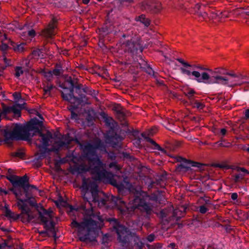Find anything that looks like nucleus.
I'll use <instances>...</instances> for the list:
<instances>
[{
  "label": "nucleus",
  "mask_w": 249,
  "mask_h": 249,
  "mask_svg": "<svg viewBox=\"0 0 249 249\" xmlns=\"http://www.w3.org/2000/svg\"><path fill=\"white\" fill-rule=\"evenodd\" d=\"M106 144L101 141H94L92 143L88 142L81 145L84 157L89 162V165L81 164L76 167V172L78 174H83L89 172L92 176V178L83 179L81 187L83 198L91 207L92 213L89 216L85 217L83 221L79 223L73 221L72 227L77 229L78 236L80 241H86L95 240L98 232L101 226L103 225V221L99 215L93 213L92 204L97 203L99 207L106 206L107 198L105 194L98 189L97 181H102L106 183H109L116 187L120 193L124 190L129 188L130 184L124 178L123 181L117 180L116 178L120 177L114 176L112 173L106 170V165L103 163L96 154L97 150L107 152L106 149Z\"/></svg>",
  "instance_id": "obj_1"
},
{
  "label": "nucleus",
  "mask_w": 249,
  "mask_h": 249,
  "mask_svg": "<svg viewBox=\"0 0 249 249\" xmlns=\"http://www.w3.org/2000/svg\"><path fill=\"white\" fill-rule=\"evenodd\" d=\"M37 114L41 121L34 118L26 124H10L4 127L0 126V142H9L15 139L29 140L37 133L38 138L35 143L39 148L57 151L61 148H70L71 142L75 140L70 134L56 137L53 136L50 131L42 133L39 131L43 118L41 114Z\"/></svg>",
  "instance_id": "obj_2"
},
{
  "label": "nucleus",
  "mask_w": 249,
  "mask_h": 249,
  "mask_svg": "<svg viewBox=\"0 0 249 249\" xmlns=\"http://www.w3.org/2000/svg\"><path fill=\"white\" fill-rule=\"evenodd\" d=\"M139 194L140 196H136L133 200L129 201L127 205H126L121 198L112 196L111 200L113 204L111 206L116 207L121 213L126 217L131 215L137 209L145 212L147 214L151 213L153 206L151 203L147 201L157 202L158 201V196L155 195L149 196L143 192L140 193Z\"/></svg>",
  "instance_id": "obj_3"
},
{
  "label": "nucleus",
  "mask_w": 249,
  "mask_h": 249,
  "mask_svg": "<svg viewBox=\"0 0 249 249\" xmlns=\"http://www.w3.org/2000/svg\"><path fill=\"white\" fill-rule=\"evenodd\" d=\"M182 66L180 68L181 72L190 79H194L199 83L212 84L217 82L218 74L211 70L204 71L203 69L198 71L195 67L185 62L182 59H178Z\"/></svg>",
  "instance_id": "obj_4"
},
{
  "label": "nucleus",
  "mask_w": 249,
  "mask_h": 249,
  "mask_svg": "<svg viewBox=\"0 0 249 249\" xmlns=\"http://www.w3.org/2000/svg\"><path fill=\"white\" fill-rule=\"evenodd\" d=\"M11 190L18 200L17 205L18 208L21 210V217L22 221L24 222L35 221V214L30 210L29 206L27 204V200L21 198V196L22 195L21 187H13Z\"/></svg>",
  "instance_id": "obj_5"
},
{
  "label": "nucleus",
  "mask_w": 249,
  "mask_h": 249,
  "mask_svg": "<svg viewBox=\"0 0 249 249\" xmlns=\"http://www.w3.org/2000/svg\"><path fill=\"white\" fill-rule=\"evenodd\" d=\"M71 87L70 88H63L62 86L61 87L63 89L62 91V95L63 99L65 100L69 101L71 104L69 107V109L71 111V118L76 121L79 120L81 117V114L76 113L77 107L76 106L79 105L80 99L76 98L73 96V84L71 81L70 82Z\"/></svg>",
  "instance_id": "obj_6"
},
{
  "label": "nucleus",
  "mask_w": 249,
  "mask_h": 249,
  "mask_svg": "<svg viewBox=\"0 0 249 249\" xmlns=\"http://www.w3.org/2000/svg\"><path fill=\"white\" fill-rule=\"evenodd\" d=\"M110 222L113 223V227L115 230L117 235L118 239L122 245L124 247V245L128 246L129 237L130 235L129 231L124 226L121 225L115 219L110 220Z\"/></svg>",
  "instance_id": "obj_7"
},
{
  "label": "nucleus",
  "mask_w": 249,
  "mask_h": 249,
  "mask_svg": "<svg viewBox=\"0 0 249 249\" xmlns=\"http://www.w3.org/2000/svg\"><path fill=\"white\" fill-rule=\"evenodd\" d=\"M124 38L126 37L125 42L124 43L122 46V49L124 50L125 52H133L135 50H140V51H142V46L140 43V40L139 37L137 36L132 37L129 36H126L124 35Z\"/></svg>",
  "instance_id": "obj_8"
},
{
  "label": "nucleus",
  "mask_w": 249,
  "mask_h": 249,
  "mask_svg": "<svg viewBox=\"0 0 249 249\" xmlns=\"http://www.w3.org/2000/svg\"><path fill=\"white\" fill-rule=\"evenodd\" d=\"M20 109L17 106H6L3 105L2 110H0V121L1 117L8 120H12L14 117L20 116Z\"/></svg>",
  "instance_id": "obj_9"
},
{
  "label": "nucleus",
  "mask_w": 249,
  "mask_h": 249,
  "mask_svg": "<svg viewBox=\"0 0 249 249\" xmlns=\"http://www.w3.org/2000/svg\"><path fill=\"white\" fill-rule=\"evenodd\" d=\"M40 220L47 226L53 227L54 226L53 221V213L52 210H46L41 207L38 209Z\"/></svg>",
  "instance_id": "obj_10"
},
{
  "label": "nucleus",
  "mask_w": 249,
  "mask_h": 249,
  "mask_svg": "<svg viewBox=\"0 0 249 249\" xmlns=\"http://www.w3.org/2000/svg\"><path fill=\"white\" fill-rule=\"evenodd\" d=\"M7 179L13 184V187H23L28 181V178L26 176L19 177L16 176H9Z\"/></svg>",
  "instance_id": "obj_11"
},
{
  "label": "nucleus",
  "mask_w": 249,
  "mask_h": 249,
  "mask_svg": "<svg viewBox=\"0 0 249 249\" xmlns=\"http://www.w3.org/2000/svg\"><path fill=\"white\" fill-rule=\"evenodd\" d=\"M56 20L53 19L49 24L44 32V35L47 37H51L55 35L54 29L56 27Z\"/></svg>",
  "instance_id": "obj_12"
},
{
  "label": "nucleus",
  "mask_w": 249,
  "mask_h": 249,
  "mask_svg": "<svg viewBox=\"0 0 249 249\" xmlns=\"http://www.w3.org/2000/svg\"><path fill=\"white\" fill-rule=\"evenodd\" d=\"M236 81V80H232L227 76H222L219 75V85L221 84L231 87L236 86V83H233L234 82Z\"/></svg>",
  "instance_id": "obj_13"
},
{
  "label": "nucleus",
  "mask_w": 249,
  "mask_h": 249,
  "mask_svg": "<svg viewBox=\"0 0 249 249\" xmlns=\"http://www.w3.org/2000/svg\"><path fill=\"white\" fill-rule=\"evenodd\" d=\"M13 96L16 103L14 105L17 106V107L20 108V110L23 108L25 103L24 99L21 98L20 94L18 92H15L13 93Z\"/></svg>",
  "instance_id": "obj_14"
},
{
  "label": "nucleus",
  "mask_w": 249,
  "mask_h": 249,
  "mask_svg": "<svg viewBox=\"0 0 249 249\" xmlns=\"http://www.w3.org/2000/svg\"><path fill=\"white\" fill-rule=\"evenodd\" d=\"M25 26L23 27L24 31L20 33L22 39L31 41L36 35L35 31L34 30H25Z\"/></svg>",
  "instance_id": "obj_15"
},
{
  "label": "nucleus",
  "mask_w": 249,
  "mask_h": 249,
  "mask_svg": "<svg viewBox=\"0 0 249 249\" xmlns=\"http://www.w3.org/2000/svg\"><path fill=\"white\" fill-rule=\"evenodd\" d=\"M123 140V138L119 135L115 134V136L110 137L109 139H107L106 143L110 144L112 146L115 147L116 142H119Z\"/></svg>",
  "instance_id": "obj_16"
},
{
  "label": "nucleus",
  "mask_w": 249,
  "mask_h": 249,
  "mask_svg": "<svg viewBox=\"0 0 249 249\" xmlns=\"http://www.w3.org/2000/svg\"><path fill=\"white\" fill-rule=\"evenodd\" d=\"M185 208L184 207H180L179 209H176L174 210L173 213V216L177 220L179 219L183 216Z\"/></svg>",
  "instance_id": "obj_17"
},
{
  "label": "nucleus",
  "mask_w": 249,
  "mask_h": 249,
  "mask_svg": "<svg viewBox=\"0 0 249 249\" xmlns=\"http://www.w3.org/2000/svg\"><path fill=\"white\" fill-rule=\"evenodd\" d=\"M44 56L43 52L42 50L36 49L33 51L30 57L34 59H38L39 58H43Z\"/></svg>",
  "instance_id": "obj_18"
},
{
  "label": "nucleus",
  "mask_w": 249,
  "mask_h": 249,
  "mask_svg": "<svg viewBox=\"0 0 249 249\" xmlns=\"http://www.w3.org/2000/svg\"><path fill=\"white\" fill-rule=\"evenodd\" d=\"M25 45V43H22L19 44H15L13 45V48L15 52L18 53H22L25 50L24 48V46Z\"/></svg>",
  "instance_id": "obj_19"
},
{
  "label": "nucleus",
  "mask_w": 249,
  "mask_h": 249,
  "mask_svg": "<svg viewBox=\"0 0 249 249\" xmlns=\"http://www.w3.org/2000/svg\"><path fill=\"white\" fill-rule=\"evenodd\" d=\"M142 136L143 138L146 140L147 142H149L154 146V149L158 150L160 149V147L158 144H157L153 140L146 136V133H142Z\"/></svg>",
  "instance_id": "obj_20"
},
{
  "label": "nucleus",
  "mask_w": 249,
  "mask_h": 249,
  "mask_svg": "<svg viewBox=\"0 0 249 249\" xmlns=\"http://www.w3.org/2000/svg\"><path fill=\"white\" fill-rule=\"evenodd\" d=\"M4 212L5 216L10 218H13L14 217V213L11 211L9 208V206L6 204H5L4 207Z\"/></svg>",
  "instance_id": "obj_21"
},
{
  "label": "nucleus",
  "mask_w": 249,
  "mask_h": 249,
  "mask_svg": "<svg viewBox=\"0 0 249 249\" xmlns=\"http://www.w3.org/2000/svg\"><path fill=\"white\" fill-rule=\"evenodd\" d=\"M137 21H139L142 23H143L145 26H148L150 24V22L148 19L146 18L143 15H142L141 16L137 17L136 18Z\"/></svg>",
  "instance_id": "obj_22"
},
{
  "label": "nucleus",
  "mask_w": 249,
  "mask_h": 249,
  "mask_svg": "<svg viewBox=\"0 0 249 249\" xmlns=\"http://www.w3.org/2000/svg\"><path fill=\"white\" fill-rule=\"evenodd\" d=\"M231 168L232 166L227 161H224L220 163L219 162V169H221L223 170H227Z\"/></svg>",
  "instance_id": "obj_23"
},
{
  "label": "nucleus",
  "mask_w": 249,
  "mask_h": 249,
  "mask_svg": "<svg viewBox=\"0 0 249 249\" xmlns=\"http://www.w3.org/2000/svg\"><path fill=\"white\" fill-rule=\"evenodd\" d=\"M190 104L193 107L197 108L199 109H202L204 107V105L202 103L197 100L191 101L190 102Z\"/></svg>",
  "instance_id": "obj_24"
},
{
  "label": "nucleus",
  "mask_w": 249,
  "mask_h": 249,
  "mask_svg": "<svg viewBox=\"0 0 249 249\" xmlns=\"http://www.w3.org/2000/svg\"><path fill=\"white\" fill-rule=\"evenodd\" d=\"M219 74H226L227 75H229L232 77H237V75L235 73H230L227 72V70L223 69V68H220L219 67Z\"/></svg>",
  "instance_id": "obj_25"
},
{
  "label": "nucleus",
  "mask_w": 249,
  "mask_h": 249,
  "mask_svg": "<svg viewBox=\"0 0 249 249\" xmlns=\"http://www.w3.org/2000/svg\"><path fill=\"white\" fill-rule=\"evenodd\" d=\"M103 117L105 118V121L108 126H114V121L112 118L107 117L105 113H103Z\"/></svg>",
  "instance_id": "obj_26"
},
{
  "label": "nucleus",
  "mask_w": 249,
  "mask_h": 249,
  "mask_svg": "<svg viewBox=\"0 0 249 249\" xmlns=\"http://www.w3.org/2000/svg\"><path fill=\"white\" fill-rule=\"evenodd\" d=\"M15 76L17 77H19L23 73V71L22 70V68L21 67H16L15 68Z\"/></svg>",
  "instance_id": "obj_27"
},
{
  "label": "nucleus",
  "mask_w": 249,
  "mask_h": 249,
  "mask_svg": "<svg viewBox=\"0 0 249 249\" xmlns=\"http://www.w3.org/2000/svg\"><path fill=\"white\" fill-rule=\"evenodd\" d=\"M195 93V91L192 89H188L184 92L185 95L190 99H192L193 98Z\"/></svg>",
  "instance_id": "obj_28"
},
{
  "label": "nucleus",
  "mask_w": 249,
  "mask_h": 249,
  "mask_svg": "<svg viewBox=\"0 0 249 249\" xmlns=\"http://www.w3.org/2000/svg\"><path fill=\"white\" fill-rule=\"evenodd\" d=\"M136 242L135 245L137 246L139 249H142V247L143 245V242H142L138 237H136L134 240Z\"/></svg>",
  "instance_id": "obj_29"
},
{
  "label": "nucleus",
  "mask_w": 249,
  "mask_h": 249,
  "mask_svg": "<svg viewBox=\"0 0 249 249\" xmlns=\"http://www.w3.org/2000/svg\"><path fill=\"white\" fill-rule=\"evenodd\" d=\"M244 178V175L242 174H238L233 176V180L236 183L239 182Z\"/></svg>",
  "instance_id": "obj_30"
},
{
  "label": "nucleus",
  "mask_w": 249,
  "mask_h": 249,
  "mask_svg": "<svg viewBox=\"0 0 249 249\" xmlns=\"http://www.w3.org/2000/svg\"><path fill=\"white\" fill-rule=\"evenodd\" d=\"M44 76L46 78L47 80L48 81H50L53 77V73L52 71H44Z\"/></svg>",
  "instance_id": "obj_31"
},
{
  "label": "nucleus",
  "mask_w": 249,
  "mask_h": 249,
  "mask_svg": "<svg viewBox=\"0 0 249 249\" xmlns=\"http://www.w3.org/2000/svg\"><path fill=\"white\" fill-rule=\"evenodd\" d=\"M165 178L163 176L160 177V178L157 180V184L160 185L161 187H163L165 184Z\"/></svg>",
  "instance_id": "obj_32"
},
{
  "label": "nucleus",
  "mask_w": 249,
  "mask_h": 249,
  "mask_svg": "<svg viewBox=\"0 0 249 249\" xmlns=\"http://www.w3.org/2000/svg\"><path fill=\"white\" fill-rule=\"evenodd\" d=\"M109 167L114 168L116 171H119L121 169V167L117 164L116 162H112L109 164Z\"/></svg>",
  "instance_id": "obj_33"
},
{
  "label": "nucleus",
  "mask_w": 249,
  "mask_h": 249,
  "mask_svg": "<svg viewBox=\"0 0 249 249\" xmlns=\"http://www.w3.org/2000/svg\"><path fill=\"white\" fill-rule=\"evenodd\" d=\"M53 88V86L51 84H47L46 86L44 87V91L46 94H48L50 92L51 90Z\"/></svg>",
  "instance_id": "obj_34"
},
{
  "label": "nucleus",
  "mask_w": 249,
  "mask_h": 249,
  "mask_svg": "<svg viewBox=\"0 0 249 249\" xmlns=\"http://www.w3.org/2000/svg\"><path fill=\"white\" fill-rule=\"evenodd\" d=\"M249 82H242L241 83H236V86L237 85H239V86H241L242 85H243V84H246V85L245 86V87L244 88V91H249Z\"/></svg>",
  "instance_id": "obj_35"
},
{
  "label": "nucleus",
  "mask_w": 249,
  "mask_h": 249,
  "mask_svg": "<svg viewBox=\"0 0 249 249\" xmlns=\"http://www.w3.org/2000/svg\"><path fill=\"white\" fill-rule=\"evenodd\" d=\"M160 216L162 218H166L169 216V214L166 213V211L162 210L160 211Z\"/></svg>",
  "instance_id": "obj_36"
},
{
  "label": "nucleus",
  "mask_w": 249,
  "mask_h": 249,
  "mask_svg": "<svg viewBox=\"0 0 249 249\" xmlns=\"http://www.w3.org/2000/svg\"><path fill=\"white\" fill-rule=\"evenodd\" d=\"M217 17V14L216 12V10L214 11H212L211 12L210 15V18L213 19H216Z\"/></svg>",
  "instance_id": "obj_37"
},
{
  "label": "nucleus",
  "mask_w": 249,
  "mask_h": 249,
  "mask_svg": "<svg viewBox=\"0 0 249 249\" xmlns=\"http://www.w3.org/2000/svg\"><path fill=\"white\" fill-rule=\"evenodd\" d=\"M52 72L53 75H59L61 73V70L59 69H55L52 71Z\"/></svg>",
  "instance_id": "obj_38"
},
{
  "label": "nucleus",
  "mask_w": 249,
  "mask_h": 249,
  "mask_svg": "<svg viewBox=\"0 0 249 249\" xmlns=\"http://www.w3.org/2000/svg\"><path fill=\"white\" fill-rule=\"evenodd\" d=\"M207 211V208L203 205L201 206L199 208V212L202 213H205Z\"/></svg>",
  "instance_id": "obj_39"
},
{
  "label": "nucleus",
  "mask_w": 249,
  "mask_h": 249,
  "mask_svg": "<svg viewBox=\"0 0 249 249\" xmlns=\"http://www.w3.org/2000/svg\"><path fill=\"white\" fill-rule=\"evenodd\" d=\"M157 131L156 127L152 128L151 129L149 130L148 131V135H153L154 133H155Z\"/></svg>",
  "instance_id": "obj_40"
},
{
  "label": "nucleus",
  "mask_w": 249,
  "mask_h": 249,
  "mask_svg": "<svg viewBox=\"0 0 249 249\" xmlns=\"http://www.w3.org/2000/svg\"><path fill=\"white\" fill-rule=\"evenodd\" d=\"M237 171H242L244 173H246L247 174H249V171L248 170H247V169H246L245 168H243V167H238L237 168Z\"/></svg>",
  "instance_id": "obj_41"
},
{
  "label": "nucleus",
  "mask_w": 249,
  "mask_h": 249,
  "mask_svg": "<svg viewBox=\"0 0 249 249\" xmlns=\"http://www.w3.org/2000/svg\"><path fill=\"white\" fill-rule=\"evenodd\" d=\"M238 195L236 193H233L231 194V198L233 200H235L237 199Z\"/></svg>",
  "instance_id": "obj_42"
},
{
  "label": "nucleus",
  "mask_w": 249,
  "mask_h": 249,
  "mask_svg": "<svg viewBox=\"0 0 249 249\" xmlns=\"http://www.w3.org/2000/svg\"><path fill=\"white\" fill-rule=\"evenodd\" d=\"M155 236L153 234H150L148 235L147 237V239L149 242H152L154 240Z\"/></svg>",
  "instance_id": "obj_43"
},
{
  "label": "nucleus",
  "mask_w": 249,
  "mask_h": 249,
  "mask_svg": "<svg viewBox=\"0 0 249 249\" xmlns=\"http://www.w3.org/2000/svg\"><path fill=\"white\" fill-rule=\"evenodd\" d=\"M244 114H245V118L246 119H249V109H247L245 110Z\"/></svg>",
  "instance_id": "obj_44"
},
{
  "label": "nucleus",
  "mask_w": 249,
  "mask_h": 249,
  "mask_svg": "<svg viewBox=\"0 0 249 249\" xmlns=\"http://www.w3.org/2000/svg\"><path fill=\"white\" fill-rule=\"evenodd\" d=\"M226 133H227V130L225 128H223L221 129L219 133L222 136H225L226 135Z\"/></svg>",
  "instance_id": "obj_45"
},
{
  "label": "nucleus",
  "mask_w": 249,
  "mask_h": 249,
  "mask_svg": "<svg viewBox=\"0 0 249 249\" xmlns=\"http://www.w3.org/2000/svg\"><path fill=\"white\" fill-rule=\"evenodd\" d=\"M230 143L229 142H227L225 144L223 143L222 142H220L219 141V146H226L228 147L230 145Z\"/></svg>",
  "instance_id": "obj_46"
},
{
  "label": "nucleus",
  "mask_w": 249,
  "mask_h": 249,
  "mask_svg": "<svg viewBox=\"0 0 249 249\" xmlns=\"http://www.w3.org/2000/svg\"><path fill=\"white\" fill-rule=\"evenodd\" d=\"M108 237V236L107 235V234H106V235H104V236L103 237V239H102V241L104 243L107 242Z\"/></svg>",
  "instance_id": "obj_47"
},
{
  "label": "nucleus",
  "mask_w": 249,
  "mask_h": 249,
  "mask_svg": "<svg viewBox=\"0 0 249 249\" xmlns=\"http://www.w3.org/2000/svg\"><path fill=\"white\" fill-rule=\"evenodd\" d=\"M7 193H8V192L6 190L3 189L1 188H0V195H2V194L6 195V194H7Z\"/></svg>",
  "instance_id": "obj_48"
},
{
  "label": "nucleus",
  "mask_w": 249,
  "mask_h": 249,
  "mask_svg": "<svg viewBox=\"0 0 249 249\" xmlns=\"http://www.w3.org/2000/svg\"><path fill=\"white\" fill-rule=\"evenodd\" d=\"M23 153L20 152H17L15 153V156L18 157H22L23 156Z\"/></svg>",
  "instance_id": "obj_49"
},
{
  "label": "nucleus",
  "mask_w": 249,
  "mask_h": 249,
  "mask_svg": "<svg viewBox=\"0 0 249 249\" xmlns=\"http://www.w3.org/2000/svg\"><path fill=\"white\" fill-rule=\"evenodd\" d=\"M70 210H71L70 212H69L70 214H71V213H73V212L77 213V211L76 210H75L72 206H70Z\"/></svg>",
  "instance_id": "obj_50"
},
{
  "label": "nucleus",
  "mask_w": 249,
  "mask_h": 249,
  "mask_svg": "<svg viewBox=\"0 0 249 249\" xmlns=\"http://www.w3.org/2000/svg\"><path fill=\"white\" fill-rule=\"evenodd\" d=\"M23 63H24L27 67L30 66V62L28 59H25L23 61Z\"/></svg>",
  "instance_id": "obj_51"
},
{
  "label": "nucleus",
  "mask_w": 249,
  "mask_h": 249,
  "mask_svg": "<svg viewBox=\"0 0 249 249\" xmlns=\"http://www.w3.org/2000/svg\"><path fill=\"white\" fill-rule=\"evenodd\" d=\"M3 60H4V62H5L6 65H10V63L9 60L7 59L6 58L4 57L3 58Z\"/></svg>",
  "instance_id": "obj_52"
},
{
  "label": "nucleus",
  "mask_w": 249,
  "mask_h": 249,
  "mask_svg": "<svg viewBox=\"0 0 249 249\" xmlns=\"http://www.w3.org/2000/svg\"><path fill=\"white\" fill-rule=\"evenodd\" d=\"M236 78H239L241 79H248L247 76L242 75H240V76L237 75V77Z\"/></svg>",
  "instance_id": "obj_53"
},
{
  "label": "nucleus",
  "mask_w": 249,
  "mask_h": 249,
  "mask_svg": "<svg viewBox=\"0 0 249 249\" xmlns=\"http://www.w3.org/2000/svg\"><path fill=\"white\" fill-rule=\"evenodd\" d=\"M221 100H222V103H223V104L225 105L226 104V103H227L226 101L225 100L222 99V98L219 96V99H218L219 102Z\"/></svg>",
  "instance_id": "obj_54"
},
{
  "label": "nucleus",
  "mask_w": 249,
  "mask_h": 249,
  "mask_svg": "<svg viewBox=\"0 0 249 249\" xmlns=\"http://www.w3.org/2000/svg\"><path fill=\"white\" fill-rule=\"evenodd\" d=\"M231 228L230 226H228L227 227H226V230L228 232H230L231 230Z\"/></svg>",
  "instance_id": "obj_55"
},
{
  "label": "nucleus",
  "mask_w": 249,
  "mask_h": 249,
  "mask_svg": "<svg viewBox=\"0 0 249 249\" xmlns=\"http://www.w3.org/2000/svg\"><path fill=\"white\" fill-rule=\"evenodd\" d=\"M220 15H221V17H227V13H221Z\"/></svg>",
  "instance_id": "obj_56"
},
{
  "label": "nucleus",
  "mask_w": 249,
  "mask_h": 249,
  "mask_svg": "<svg viewBox=\"0 0 249 249\" xmlns=\"http://www.w3.org/2000/svg\"><path fill=\"white\" fill-rule=\"evenodd\" d=\"M89 1V0H83V2L84 4H88Z\"/></svg>",
  "instance_id": "obj_57"
},
{
  "label": "nucleus",
  "mask_w": 249,
  "mask_h": 249,
  "mask_svg": "<svg viewBox=\"0 0 249 249\" xmlns=\"http://www.w3.org/2000/svg\"><path fill=\"white\" fill-rule=\"evenodd\" d=\"M161 247V246L160 244H158L156 245V248L159 249V248H160Z\"/></svg>",
  "instance_id": "obj_58"
},
{
  "label": "nucleus",
  "mask_w": 249,
  "mask_h": 249,
  "mask_svg": "<svg viewBox=\"0 0 249 249\" xmlns=\"http://www.w3.org/2000/svg\"><path fill=\"white\" fill-rule=\"evenodd\" d=\"M124 1L130 2L133 1V0H123Z\"/></svg>",
  "instance_id": "obj_59"
},
{
  "label": "nucleus",
  "mask_w": 249,
  "mask_h": 249,
  "mask_svg": "<svg viewBox=\"0 0 249 249\" xmlns=\"http://www.w3.org/2000/svg\"><path fill=\"white\" fill-rule=\"evenodd\" d=\"M216 143H217V142H214V143H213V146H214V147H216Z\"/></svg>",
  "instance_id": "obj_60"
},
{
  "label": "nucleus",
  "mask_w": 249,
  "mask_h": 249,
  "mask_svg": "<svg viewBox=\"0 0 249 249\" xmlns=\"http://www.w3.org/2000/svg\"><path fill=\"white\" fill-rule=\"evenodd\" d=\"M6 47H7V46H6V45H4V48H6Z\"/></svg>",
  "instance_id": "obj_61"
},
{
  "label": "nucleus",
  "mask_w": 249,
  "mask_h": 249,
  "mask_svg": "<svg viewBox=\"0 0 249 249\" xmlns=\"http://www.w3.org/2000/svg\"><path fill=\"white\" fill-rule=\"evenodd\" d=\"M19 103H23V101L22 102L21 101H20Z\"/></svg>",
  "instance_id": "obj_62"
},
{
  "label": "nucleus",
  "mask_w": 249,
  "mask_h": 249,
  "mask_svg": "<svg viewBox=\"0 0 249 249\" xmlns=\"http://www.w3.org/2000/svg\"><path fill=\"white\" fill-rule=\"evenodd\" d=\"M218 226L219 227L220 226H222V225L219 223Z\"/></svg>",
  "instance_id": "obj_63"
},
{
  "label": "nucleus",
  "mask_w": 249,
  "mask_h": 249,
  "mask_svg": "<svg viewBox=\"0 0 249 249\" xmlns=\"http://www.w3.org/2000/svg\"><path fill=\"white\" fill-rule=\"evenodd\" d=\"M215 166H218V164H215Z\"/></svg>",
  "instance_id": "obj_64"
}]
</instances>
